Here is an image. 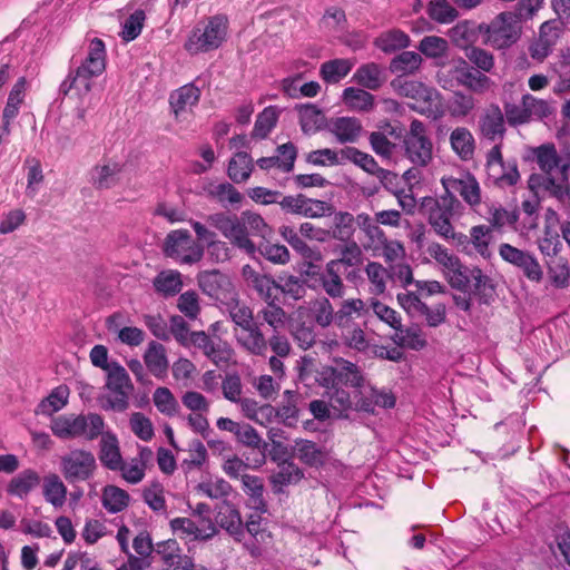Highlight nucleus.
Instances as JSON below:
<instances>
[{
    "label": "nucleus",
    "mask_w": 570,
    "mask_h": 570,
    "mask_svg": "<svg viewBox=\"0 0 570 570\" xmlns=\"http://www.w3.org/2000/svg\"><path fill=\"white\" fill-rule=\"evenodd\" d=\"M543 0H520L514 11H503L499 13L491 23L475 24L473 21L465 20V42L480 35L484 43L504 48L514 43L521 35L522 20L531 19L541 8Z\"/></svg>",
    "instance_id": "obj_1"
},
{
    "label": "nucleus",
    "mask_w": 570,
    "mask_h": 570,
    "mask_svg": "<svg viewBox=\"0 0 570 570\" xmlns=\"http://www.w3.org/2000/svg\"><path fill=\"white\" fill-rule=\"evenodd\" d=\"M441 184L443 193L438 198H423L420 212L438 235L445 239H454L456 234L452 220L455 216L454 212L461 205L459 197H463V175L460 177L443 176Z\"/></svg>",
    "instance_id": "obj_2"
},
{
    "label": "nucleus",
    "mask_w": 570,
    "mask_h": 570,
    "mask_svg": "<svg viewBox=\"0 0 570 570\" xmlns=\"http://www.w3.org/2000/svg\"><path fill=\"white\" fill-rule=\"evenodd\" d=\"M106 47L101 39L94 38L88 46V52L79 63L72 58L66 79L59 87V94H73L79 99L86 97L92 89L95 78L106 70Z\"/></svg>",
    "instance_id": "obj_3"
},
{
    "label": "nucleus",
    "mask_w": 570,
    "mask_h": 570,
    "mask_svg": "<svg viewBox=\"0 0 570 570\" xmlns=\"http://www.w3.org/2000/svg\"><path fill=\"white\" fill-rule=\"evenodd\" d=\"M525 160L534 161L542 173V175H531L529 179L531 188L540 186L552 195L569 193L567 189V174L570 161L558 154L553 142L530 148Z\"/></svg>",
    "instance_id": "obj_4"
},
{
    "label": "nucleus",
    "mask_w": 570,
    "mask_h": 570,
    "mask_svg": "<svg viewBox=\"0 0 570 570\" xmlns=\"http://www.w3.org/2000/svg\"><path fill=\"white\" fill-rule=\"evenodd\" d=\"M53 435L62 440L85 436L86 440H96L105 428V421L97 413L88 415H59L51 420Z\"/></svg>",
    "instance_id": "obj_5"
},
{
    "label": "nucleus",
    "mask_w": 570,
    "mask_h": 570,
    "mask_svg": "<svg viewBox=\"0 0 570 570\" xmlns=\"http://www.w3.org/2000/svg\"><path fill=\"white\" fill-rule=\"evenodd\" d=\"M227 28V17L223 14L209 17L193 29L185 43V49L193 55L215 50L225 41Z\"/></svg>",
    "instance_id": "obj_6"
},
{
    "label": "nucleus",
    "mask_w": 570,
    "mask_h": 570,
    "mask_svg": "<svg viewBox=\"0 0 570 570\" xmlns=\"http://www.w3.org/2000/svg\"><path fill=\"white\" fill-rule=\"evenodd\" d=\"M401 96L414 99L411 108L421 115L438 119L443 114L439 92L423 82L397 78L393 81Z\"/></svg>",
    "instance_id": "obj_7"
},
{
    "label": "nucleus",
    "mask_w": 570,
    "mask_h": 570,
    "mask_svg": "<svg viewBox=\"0 0 570 570\" xmlns=\"http://www.w3.org/2000/svg\"><path fill=\"white\" fill-rule=\"evenodd\" d=\"M206 223L219 230L235 247L250 255L256 252V246L248 237L242 215L215 213L206 216Z\"/></svg>",
    "instance_id": "obj_8"
},
{
    "label": "nucleus",
    "mask_w": 570,
    "mask_h": 570,
    "mask_svg": "<svg viewBox=\"0 0 570 570\" xmlns=\"http://www.w3.org/2000/svg\"><path fill=\"white\" fill-rule=\"evenodd\" d=\"M164 253L179 264L193 265L203 258L204 246L187 229H176L166 236Z\"/></svg>",
    "instance_id": "obj_9"
},
{
    "label": "nucleus",
    "mask_w": 570,
    "mask_h": 570,
    "mask_svg": "<svg viewBox=\"0 0 570 570\" xmlns=\"http://www.w3.org/2000/svg\"><path fill=\"white\" fill-rule=\"evenodd\" d=\"M404 156L416 167H425L433 158V144L426 135L425 125L413 119L403 139Z\"/></svg>",
    "instance_id": "obj_10"
},
{
    "label": "nucleus",
    "mask_w": 570,
    "mask_h": 570,
    "mask_svg": "<svg viewBox=\"0 0 570 570\" xmlns=\"http://www.w3.org/2000/svg\"><path fill=\"white\" fill-rule=\"evenodd\" d=\"M106 387L109 390V395L102 407L116 412L126 411L134 385L125 367L116 361L112 362L111 370L107 372Z\"/></svg>",
    "instance_id": "obj_11"
},
{
    "label": "nucleus",
    "mask_w": 570,
    "mask_h": 570,
    "mask_svg": "<svg viewBox=\"0 0 570 570\" xmlns=\"http://www.w3.org/2000/svg\"><path fill=\"white\" fill-rule=\"evenodd\" d=\"M97 468L95 455L87 450L75 449L61 456L60 469L69 483L82 482L94 476Z\"/></svg>",
    "instance_id": "obj_12"
},
{
    "label": "nucleus",
    "mask_w": 570,
    "mask_h": 570,
    "mask_svg": "<svg viewBox=\"0 0 570 570\" xmlns=\"http://www.w3.org/2000/svg\"><path fill=\"white\" fill-rule=\"evenodd\" d=\"M279 207L285 214L306 218H321L332 215L334 206L327 202L308 198L304 194L283 196Z\"/></svg>",
    "instance_id": "obj_13"
},
{
    "label": "nucleus",
    "mask_w": 570,
    "mask_h": 570,
    "mask_svg": "<svg viewBox=\"0 0 570 570\" xmlns=\"http://www.w3.org/2000/svg\"><path fill=\"white\" fill-rule=\"evenodd\" d=\"M169 525L174 534L186 542H206L218 533L212 518H203L196 522L190 518L178 517L170 520Z\"/></svg>",
    "instance_id": "obj_14"
},
{
    "label": "nucleus",
    "mask_w": 570,
    "mask_h": 570,
    "mask_svg": "<svg viewBox=\"0 0 570 570\" xmlns=\"http://www.w3.org/2000/svg\"><path fill=\"white\" fill-rule=\"evenodd\" d=\"M499 255L504 262L521 271L529 281L540 283L543 279V269L532 253L502 243L499 246Z\"/></svg>",
    "instance_id": "obj_15"
},
{
    "label": "nucleus",
    "mask_w": 570,
    "mask_h": 570,
    "mask_svg": "<svg viewBox=\"0 0 570 570\" xmlns=\"http://www.w3.org/2000/svg\"><path fill=\"white\" fill-rule=\"evenodd\" d=\"M355 409L368 414L375 413V407L392 409L395 406L396 397L389 389H377L368 385L358 392Z\"/></svg>",
    "instance_id": "obj_16"
},
{
    "label": "nucleus",
    "mask_w": 570,
    "mask_h": 570,
    "mask_svg": "<svg viewBox=\"0 0 570 570\" xmlns=\"http://www.w3.org/2000/svg\"><path fill=\"white\" fill-rule=\"evenodd\" d=\"M465 292L480 303L489 304L494 298L495 287L492 279L479 267L469 269L465 274Z\"/></svg>",
    "instance_id": "obj_17"
},
{
    "label": "nucleus",
    "mask_w": 570,
    "mask_h": 570,
    "mask_svg": "<svg viewBox=\"0 0 570 570\" xmlns=\"http://www.w3.org/2000/svg\"><path fill=\"white\" fill-rule=\"evenodd\" d=\"M242 276L247 286L253 288L264 302L278 301L277 281L256 272L250 265H244Z\"/></svg>",
    "instance_id": "obj_18"
},
{
    "label": "nucleus",
    "mask_w": 570,
    "mask_h": 570,
    "mask_svg": "<svg viewBox=\"0 0 570 570\" xmlns=\"http://www.w3.org/2000/svg\"><path fill=\"white\" fill-rule=\"evenodd\" d=\"M237 343L249 354L264 356L267 352V338L265 337L261 324L253 322L252 324L235 330Z\"/></svg>",
    "instance_id": "obj_19"
},
{
    "label": "nucleus",
    "mask_w": 570,
    "mask_h": 570,
    "mask_svg": "<svg viewBox=\"0 0 570 570\" xmlns=\"http://www.w3.org/2000/svg\"><path fill=\"white\" fill-rule=\"evenodd\" d=\"M307 275H316L322 291L332 299H341L344 297L346 286L343 282V271H338L334 265L325 264L324 268L318 272H306Z\"/></svg>",
    "instance_id": "obj_20"
},
{
    "label": "nucleus",
    "mask_w": 570,
    "mask_h": 570,
    "mask_svg": "<svg viewBox=\"0 0 570 570\" xmlns=\"http://www.w3.org/2000/svg\"><path fill=\"white\" fill-rule=\"evenodd\" d=\"M202 89L196 82H188L169 95V107L176 119L183 112L198 105Z\"/></svg>",
    "instance_id": "obj_21"
},
{
    "label": "nucleus",
    "mask_w": 570,
    "mask_h": 570,
    "mask_svg": "<svg viewBox=\"0 0 570 570\" xmlns=\"http://www.w3.org/2000/svg\"><path fill=\"white\" fill-rule=\"evenodd\" d=\"M216 522L225 529L236 541L245 538L244 523L238 509L229 501H223L217 510Z\"/></svg>",
    "instance_id": "obj_22"
},
{
    "label": "nucleus",
    "mask_w": 570,
    "mask_h": 570,
    "mask_svg": "<svg viewBox=\"0 0 570 570\" xmlns=\"http://www.w3.org/2000/svg\"><path fill=\"white\" fill-rule=\"evenodd\" d=\"M98 458L100 463L108 470L116 471L122 466L119 441L115 433L107 431L100 434Z\"/></svg>",
    "instance_id": "obj_23"
},
{
    "label": "nucleus",
    "mask_w": 570,
    "mask_h": 570,
    "mask_svg": "<svg viewBox=\"0 0 570 570\" xmlns=\"http://www.w3.org/2000/svg\"><path fill=\"white\" fill-rule=\"evenodd\" d=\"M293 453L302 463L311 468L318 469L327 461L326 450L309 440H295Z\"/></svg>",
    "instance_id": "obj_24"
},
{
    "label": "nucleus",
    "mask_w": 570,
    "mask_h": 570,
    "mask_svg": "<svg viewBox=\"0 0 570 570\" xmlns=\"http://www.w3.org/2000/svg\"><path fill=\"white\" fill-rule=\"evenodd\" d=\"M327 129L336 137L338 142L347 144L357 140L362 125L358 119L353 117H337L330 120Z\"/></svg>",
    "instance_id": "obj_25"
},
{
    "label": "nucleus",
    "mask_w": 570,
    "mask_h": 570,
    "mask_svg": "<svg viewBox=\"0 0 570 570\" xmlns=\"http://www.w3.org/2000/svg\"><path fill=\"white\" fill-rule=\"evenodd\" d=\"M41 482L39 473L32 469H26L14 475L7 484L6 491L9 495L24 499L38 488Z\"/></svg>",
    "instance_id": "obj_26"
},
{
    "label": "nucleus",
    "mask_w": 570,
    "mask_h": 570,
    "mask_svg": "<svg viewBox=\"0 0 570 570\" xmlns=\"http://www.w3.org/2000/svg\"><path fill=\"white\" fill-rule=\"evenodd\" d=\"M296 109L299 116V125L304 134H314L325 126L327 127L324 114L315 105H298Z\"/></svg>",
    "instance_id": "obj_27"
},
{
    "label": "nucleus",
    "mask_w": 570,
    "mask_h": 570,
    "mask_svg": "<svg viewBox=\"0 0 570 570\" xmlns=\"http://www.w3.org/2000/svg\"><path fill=\"white\" fill-rule=\"evenodd\" d=\"M353 80L368 90H377L384 82L383 69L375 62L364 63L356 69Z\"/></svg>",
    "instance_id": "obj_28"
},
{
    "label": "nucleus",
    "mask_w": 570,
    "mask_h": 570,
    "mask_svg": "<svg viewBox=\"0 0 570 570\" xmlns=\"http://www.w3.org/2000/svg\"><path fill=\"white\" fill-rule=\"evenodd\" d=\"M42 494L48 503L60 508L67 499V487L58 474L49 473L42 480Z\"/></svg>",
    "instance_id": "obj_29"
},
{
    "label": "nucleus",
    "mask_w": 570,
    "mask_h": 570,
    "mask_svg": "<svg viewBox=\"0 0 570 570\" xmlns=\"http://www.w3.org/2000/svg\"><path fill=\"white\" fill-rule=\"evenodd\" d=\"M122 166L119 163H108L96 166L91 170V183L98 189H109L119 181Z\"/></svg>",
    "instance_id": "obj_30"
},
{
    "label": "nucleus",
    "mask_w": 570,
    "mask_h": 570,
    "mask_svg": "<svg viewBox=\"0 0 570 570\" xmlns=\"http://www.w3.org/2000/svg\"><path fill=\"white\" fill-rule=\"evenodd\" d=\"M200 288L207 295L220 298V292H228L232 288V283L227 276L218 271L204 272L198 276Z\"/></svg>",
    "instance_id": "obj_31"
},
{
    "label": "nucleus",
    "mask_w": 570,
    "mask_h": 570,
    "mask_svg": "<svg viewBox=\"0 0 570 570\" xmlns=\"http://www.w3.org/2000/svg\"><path fill=\"white\" fill-rule=\"evenodd\" d=\"M254 169L253 159L246 151L236 153L230 158L227 167V175L235 184L246 181Z\"/></svg>",
    "instance_id": "obj_32"
},
{
    "label": "nucleus",
    "mask_w": 570,
    "mask_h": 570,
    "mask_svg": "<svg viewBox=\"0 0 570 570\" xmlns=\"http://www.w3.org/2000/svg\"><path fill=\"white\" fill-rule=\"evenodd\" d=\"M144 361L149 372L155 376L161 377L166 374L168 362L165 347L161 344L154 341L150 342L145 352Z\"/></svg>",
    "instance_id": "obj_33"
},
{
    "label": "nucleus",
    "mask_w": 570,
    "mask_h": 570,
    "mask_svg": "<svg viewBox=\"0 0 570 570\" xmlns=\"http://www.w3.org/2000/svg\"><path fill=\"white\" fill-rule=\"evenodd\" d=\"M354 62L345 58H336L322 63L320 75L327 83H336L350 73Z\"/></svg>",
    "instance_id": "obj_34"
},
{
    "label": "nucleus",
    "mask_w": 570,
    "mask_h": 570,
    "mask_svg": "<svg viewBox=\"0 0 570 570\" xmlns=\"http://www.w3.org/2000/svg\"><path fill=\"white\" fill-rule=\"evenodd\" d=\"M304 478L303 470L293 461L284 460L278 463L277 469L273 472L271 481L274 485L286 487L296 484Z\"/></svg>",
    "instance_id": "obj_35"
},
{
    "label": "nucleus",
    "mask_w": 570,
    "mask_h": 570,
    "mask_svg": "<svg viewBox=\"0 0 570 570\" xmlns=\"http://www.w3.org/2000/svg\"><path fill=\"white\" fill-rule=\"evenodd\" d=\"M340 385L360 389L364 386V376L358 366L350 361H336L335 366Z\"/></svg>",
    "instance_id": "obj_36"
},
{
    "label": "nucleus",
    "mask_w": 570,
    "mask_h": 570,
    "mask_svg": "<svg viewBox=\"0 0 570 570\" xmlns=\"http://www.w3.org/2000/svg\"><path fill=\"white\" fill-rule=\"evenodd\" d=\"M69 397V387L65 384L55 387L50 394L43 399L38 407L37 413L43 415H52L60 411L67 403Z\"/></svg>",
    "instance_id": "obj_37"
},
{
    "label": "nucleus",
    "mask_w": 570,
    "mask_h": 570,
    "mask_svg": "<svg viewBox=\"0 0 570 570\" xmlns=\"http://www.w3.org/2000/svg\"><path fill=\"white\" fill-rule=\"evenodd\" d=\"M332 214H334L332 225L333 238L342 242L351 240L355 233L356 217L348 212L335 213L334 210Z\"/></svg>",
    "instance_id": "obj_38"
},
{
    "label": "nucleus",
    "mask_w": 570,
    "mask_h": 570,
    "mask_svg": "<svg viewBox=\"0 0 570 570\" xmlns=\"http://www.w3.org/2000/svg\"><path fill=\"white\" fill-rule=\"evenodd\" d=\"M242 484L244 492L249 497L250 507L259 512L266 511V502L263 497L264 484L259 476L243 474Z\"/></svg>",
    "instance_id": "obj_39"
},
{
    "label": "nucleus",
    "mask_w": 570,
    "mask_h": 570,
    "mask_svg": "<svg viewBox=\"0 0 570 570\" xmlns=\"http://www.w3.org/2000/svg\"><path fill=\"white\" fill-rule=\"evenodd\" d=\"M374 45L385 53L406 48L410 45V37L400 29H392L381 33Z\"/></svg>",
    "instance_id": "obj_40"
},
{
    "label": "nucleus",
    "mask_w": 570,
    "mask_h": 570,
    "mask_svg": "<svg viewBox=\"0 0 570 570\" xmlns=\"http://www.w3.org/2000/svg\"><path fill=\"white\" fill-rule=\"evenodd\" d=\"M548 274L551 284L557 288H566L570 283V267L568 259L558 256L551 257L548 262Z\"/></svg>",
    "instance_id": "obj_41"
},
{
    "label": "nucleus",
    "mask_w": 570,
    "mask_h": 570,
    "mask_svg": "<svg viewBox=\"0 0 570 570\" xmlns=\"http://www.w3.org/2000/svg\"><path fill=\"white\" fill-rule=\"evenodd\" d=\"M279 110L276 106H268L257 115L252 136L264 139L274 129L277 124Z\"/></svg>",
    "instance_id": "obj_42"
},
{
    "label": "nucleus",
    "mask_w": 570,
    "mask_h": 570,
    "mask_svg": "<svg viewBox=\"0 0 570 570\" xmlns=\"http://www.w3.org/2000/svg\"><path fill=\"white\" fill-rule=\"evenodd\" d=\"M481 131L490 140H494L497 137H503L505 131L504 116L498 106L492 108L483 117L481 121Z\"/></svg>",
    "instance_id": "obj_43"
},
{
    "label": "nucleus",
    "mask_w": 570,
    "mask_h": 570,
    "mask_svg": "<svg viewBox=\"0 0 570 570\" xmlns=\"http://www.w3.org/2000/svg\"><path fill=\"white\" fill-rule=\"evenodd\" d=\"M344 104L360 111L371 110L374 106V96L363 88L347 87L343 90Z\"/></svg>",
    "instance_id": "obj_44"
},
{
    "label": "nucleus",
    "mask_w": 570,
    "mask_h": 570,
    "mask_svg": "<svg viewBox=\"0 0 570 570\" xmlns=\"http://www.w3.org/2000/svg\"><path fill=\"white\" fill-rule=\"evenodd\" d=\"M282 292L285 296L299 301L306 295L305 281L291 274L279 275L277 278V293Z\"/></svg>",
    "instance_id": "obj_45"
},
{
    "label": "nucleus",
    "mask_w": 570,
    "mask_h": 570,
    "mask_svg": "<svg viewBox=\"0 0 570 570\" xmlns=\"http://www.w3.org/2000/svg\"><path fill=\"white\" fill-rule=\"evenodd\" d=\"M422 63V57L414 51H402L390 63V70L397 75L414 73Z\"/></svg>",
    "instance_id": "obj_46"
},
{
    "label": "nucleus",
    "mask_w": 570,
    "mask_h": 570,
    "mask_svg": "<svg viewBox=\"0 0 570 570\" xmlns=\"http://www.w3.org/2000/svg\"><path fill=\"white\" fill-rule=\"evenodd\" d=\"M129 503V494L115 485H107L102 492V505L110 513L125 510Z\"/></svg>",
    "instance_id": "obj_47"
},
{
    "label": "nucleus",
    "mask_w": 570,
    "mask_h": 570,
    "mask_svg": "<svg viewBox=\"0 0 570 570\" xmlns=\"http://www.w3.org/2000/svg\"><path fill=\"white\" fill-rule=\"evenodd\" d=\"M428 16L438 23H451L459 12L448 0H431L426 8Z\"/></svg>",
    "instance_id": "obj_48"
},
{
    "label": "nucleus",
    "mask_w": 570,
    "mask_h": 570,
    "mask_svg": "<svg viewBox=\"0 0 570 570\" xmlns=\"http://www.w3.org/2000/svg\"><path fill=\"white\" fill-rule=\"evenodd\" d=\"M279 234L303 258L313 259L316 257L317 253L307 245L293 227L283 225L279 227Z\"/></svg>",
    "instance_id": "obj_49"
},
{
    "label": "nucleus",
    "mask_w": 570,
    "mask_h": 570,
    "mask_svg": "<svg viewBox=\"0 0 570 570\" xmlns=\"http://www.w3.org/2000/svg\"><path fill=\"white\" fill-rule=\"evenodd\" d=\"M362 261L363 254L360 246L355 242H350L342 247L338 258L331 259L327 263L342 271L343 267H356Z\"/></svg>",
    "instance_id": "obj_50"
},
{
    "label": "nucleus",
    "mask_w": 570,
    "mask_h": 570,
    "mask_svg": "<svg viewBox=\"0 0 570 570\" xmlns=\"http://www.w3.org/2000/svg\"><path fill=\"white\" fill-rule=\"evenodd\" d=\"M365 304L361 298L345 299L341 303L340 308L335 312V325L341 330L352 322V315H360L364 311Z\"/></svg>",
    "instance_id": "obj_51"
},
{
    "label": "nucleus",
    "mask_w": 570,
    "mask_h": 570,
    "mask_svg": "<svg viewBox=\"0 0 570 570\" xmlns=\"http://www.w3.org/2000/svg\"><path fill=\"white\" fill-rule=\"evenodd\" d=\"M24 166L28 169L26 193L28 196L35 197L38 194L39 185L45 179L42 166L40 160L35 157H27Z\"/></svg>",
    "instance_id": "obj_52"
},
{
    "label": "nucleus",
    "mask_w": 570,
    "mask_h": 570,
    "mask_svg": "<svg viewBox=\"0 0 570 570\" xmlns=\"http://www.w3.org/2000/svg\"><path fill=\"white\" fill-rule=\"evenodd\" d=\"M208 195L215 198L224 207L237 205L243 200L242 194L229 183L214 185L208 189Z\"/></svg>",
    "instance_id": "obj_53"
},
{
    "label": "nucleus",
    "mask_w": 570,
    "mask_h": 570,
    "mask_svg": "<svg viewBox=\"0 0 570 570\" xmlns=\"http://www.w3.org/2000/svg\"><path fill=\"white\" fill-rule=\"evenodd\" d=\"M154 286L157 292L166 296H173L181 289L180 274L178 272H163L155 278Z\"/></svg>",
    "instance_id": "obj_54"
},
{
    "label": "nucleus",
    "mask_w": 570,
    "mask_h": 570,
    "mask_svg": "<svg viewBox=\"0 0 570 570\" xmlns=\"http://www.w3.org/2000/svg\"><path fill=\"white\" fill-rule=\"evenodd\" d=\"M259 254L274 264L284 265L289 262L291 255L285 245L274 244L264 239L258 245Z\"/></svg>",
    "instance_id": "obj_55"
},
{
    "label": "nucleus",
    "mask_w": 570,
    "mask_h": 570,
    "mask_svg": "<svg viewBox=\"0 0 570 570\" xmlns=\"http://www.w3.org/2000/svg\"><path fill=\"white\" fill-rule=\"evenodd\" d=\"M471 243L476 250L484 259H490L492 253L489 248L490 239H491V228L484 225L474 226L471 229Z\"/></svg>",
    "instance_id": "obj_56"
},
{
    "label": "nucleus",
    "mask_w": 570,
    "mask_h": 570,
    "mask_svg": "<svg viewBox=\"0 0 570 570\" xmlns=\"http://www.w3.org/2000/svg\"><path fill=\"white\" fill-rule=\"evenodd\" d=\"M341 333L345 344L351 348L364 352L370 346V342L366 338L364 331L354 323L341 328Z\"/></svg>",
    "instance_id": "obj_57"
},
{
    "label": "nucleus",
    "mask_w": 570,
    "mask_h": 570,
    "mask_svg": "<svg viewBox=\"0 0 570 570\" xmlns=\"http://www.w3.org/2000/svg\"><path fill=\"white\" fill-rule=\"evenodd\" d=\"M365 272L368 281L371 282V293L375 295L383 294L386 288L387 271L382 264L376 262H370Z\"/></svg>",
    "instance_id": "obj_58"
},
{
    "label": "nucleus",
    "mask_w": 570,
    "mask_h": 570,
    "mask_svg": "<svg viewBox=\"0 0 570 570\" xmlns=\"http://www.w3.org/2000/svg\"><path fill=\"white\" fill-rule=\"evenodd\" d=\"M522 102L527 108V114L529 115V121L533 118L543 119L549 117L553 109L547 100L538 99L530 94H525L522 96Z\"/></svg>",
    "instance_id": "obj_59"
},
{
    "label": "nucleus",
    "mask_w": 570,
    "mask_h": 570,
    "mask_svg": "<svg viewBox=\"0 0 570 570\" xmlns=\"http://www.w3.org/2000/svg\"><path fill=\"white\" fill-rule=\"evenodd\" d=\"M197 491L210 499H223L232 492V485L222 478L200 482L196 487Z\"/></svg>",
    "instance_id": "obj_60"
},
{
    "label": "nucleus",
    "mask_w": 570,
    "mask_h": 570,
    "mask_svg": "<svg viewBox=\"0 0 570 570\" xmlns=\"http://www.w3.org/2000/svg\"><path fill=\"white\" fill-rule=\"evenodd\" d=\"M228 315L236 325L235 330H240L255 322L252 308L239 301L233 299L228 304Z\"/></svg>",
    "instance_id": "obj_61"
},
{
    "label": "nucleus",
    "mask_w": 570,
    "mask_h": 570,
    "mask_svg": "<svg viewBox=\"0 0 570 570\" xmlns=\"http://www.w3.org/2000/svg\"><path fill=\"white\" fill-rule=\"evenodd\" d=\"M145 19L144 10L132 12L122 23L121 38L127 42L135 40L141 32Z\"/></svg>",
    "instance_id": "obj_62"
},
{
    "label": "nucleus",
    "mask_w": 570,
    "mask_h": 570,
    "mask_svg": "<svg viewBox=\"0 0 570 570\" xmlns=\"http://www.w3.org/2000/svg\"><path fill=\"white\" fill-rule=\"evenodd\" d=\"M313 318L317 325L325 328L332 323L335 324V312L327 297H322L314 303Z\"/></svg>",
    "instance_id": "obj_63"
},
{
    "label": "nucleus",
    "mask_w": 570,
    "mask_h": 570,
    "mask_svg": "<svg viewBox=\"0 0 570 570\" xmlns=\"http://www.w3.org/2000/svg\"><path fill=\"white\" fill-rule=\"evenodd\" d=\"M292 336L298 346L308 350L316 341V333L312 324L296 322L292 325Z\"/></svg>",
    "instance_id": "obj_64"
}]
</instances>
